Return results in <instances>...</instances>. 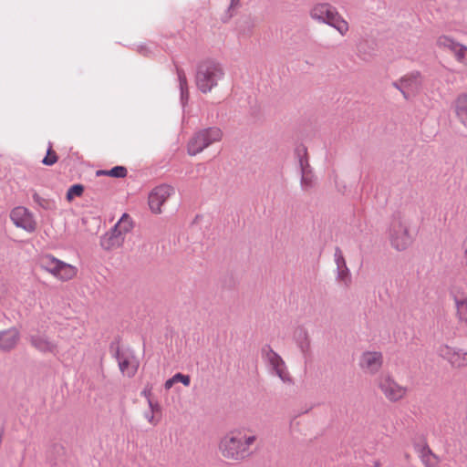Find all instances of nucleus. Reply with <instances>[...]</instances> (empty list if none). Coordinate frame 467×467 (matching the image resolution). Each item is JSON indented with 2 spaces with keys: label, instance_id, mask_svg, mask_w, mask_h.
I'll return each mask as SVG.
<instances>
[{
  "label": "nucleus",
  "instance_id": "9d476101",
  "mask_svg": "<svg viewBox=\"0 0 467 467\" xmlns=\"http://www.w3.org/2000/svg\"><path fill=\"white\" fill-rule=\"evenodd\" d=\"M392 85L402 93L405 99H410L421 88L420 74L418 71L411 72L393 82Z\"/></svg>",
  "mask_w": 467,
  "mask_h": 467
},
{
  "label": "nucleus",
  "instance_id": "f3484780",
  "mask_svg": "<svg viewBox=\"0 0 467 467\" xmlns=\"http://www.w3.org/2000/svg\"><path fill=\"white\" fill-rule=\"evenodd\" d=\"M31 345L42 353H57V345L45 335H33L30 337Z\"/></svg>",
  "mask_w": 467,
  "mask_h": 467
},
{
  "label": "nucleus",
  "instance_id": "7c9ffc66",
  "mask_svg": "<svg viewBox=\"0 0 467 467\" xmlns=\"http://www.w3.org/2000/svg\"><path fill=\"white\" fill-rule=\"evenodd\" d=\"M33 200L35 202H36L39 206H41L44 209L49 208V202L44 198H42L36 192H34L33 193Z\"/></svg>",
  "mask_w": 467,
  "mask_h": 467
},
{
  "label": "nucleus",
  "instance_id": "f257e3e1",
  "mask_svg": "<svg viewBox=\"0 0 467 467\" xmlns=\"http://www.w3.org/2000/svg\"><path fill=\"white\" fill-rule=\"evenodd\" d=\"M255 440V435H247L242 431L234 430L220 439L218 451L225 460L242 462L250 456V447Z\"/></svg>",
  "mask_w": 467,
  "mask_h": 467
},
{
  "label": "nucleus",
  "instance_id": "2f4dec72",
  "mask_svg": "<svg viewBox=\"0 0 467 467\" xmlns=\"http://www.w3.org/2000/svg\"><path fill=\"white\" fill-rule=\"evenodd\" d=\"M174 379L177 382H182L184 386H189L191 383V379L189 375H184L182 373H176L173 375Z\"/></svg>",
  "mask_w": 467,
  "mask_h": 467
},
{
  "label": "nucleus",
  "instance_id": "f704fd0d",
  "mask_svg": "<svg viewBox=\"0 0 467 467\" xmlns=\"http://www.w3.org/2000/svg\"><path fill=\"white\" fill-rule=\"evenodd\" d=\"M174 383H176V381L174 379V377L172 376L171 379L166 380L164 387L166 389H170L173 386Z\"/></svg>",
  "mask_w": 467,
  "mask_h": 467
},
{
  "label": "nucleus",
  "instance_id": "2eb2a0df",
  "mask_svg": "<svg viewBox=\"0 0 467 467\" xmlns=\"http://www.w3.org/2000/svg\"><path fill=\"white\" fill-rule=\"evenodd\" d=\"M334 260L337 265V279L345 285H348L351 280L350 271L339 247L335 249Z\"/></svg>",
  "mask_w": 467,
  "mask_h": 467
},
{
  "label": "nucleus",
  "instance_id": "ddd939ff",
  "mask_svg": "<svg viewBox=\"0 0 467 467\" xmlns=\"http://www.w3.org/2000/svg\"><path fill=\"white\" fill-rule=\"evenodd\" d=\"M174 193V189L167 184L155 187L149 194V206L152 213H161V205Z\"/></svg>",
  "mask_w": 467,
  "mask_h": 467
},
{
  "label": "nucleus",
  "instance_id": "6ab92c4d",
  "mask_svg": "<svg viewBox=\"0 0 467 467\" xmlns=\"http://www.w3.org/2000/svg\"><path fill=\"white\" fill-rule=\"evenodd\" d=\"M124 241V235L114 226L100 239V245L104 250H111L119 247Z\"/></svg>",
  "mask_w": 467,
  "mask_h": 467
},
{
  "label": "nucleus",
  "instance_id": "5701e85b",
  "mask_svg": "<svg viewBox=\"0 0 467 467\" xmlns=\"http://www.w3.org/2000/svg\"><path fill=\"white\" fill-rule=\"evenodd\" d=\"M454 304L456 316L461 323H467V296L465 295H455Z\"/></svg>",
  "mask_w": 467,
  "mask_h": 467
},
{
  "label": "nucleus",
  "instance_id": "a211bd4d",
  "mask_svg": "<svg viewBox=\"0 0 467 467\" xmlns=\"http://www.w3.org/2000/svg\"><path fill=\"white\" fill-rule=\"evenodd\" d=\"M293 339L303 356H307L310 351L311 340L308 331L304 327H297L293 333Z\"/></svg>",
  "mask_w": 467,
  "mask_h": 467
},
{
  "label": "nucleus",
  "instance_id": "a19ab883",
  "mask_svg": "<svg viewBox=\"0 0 467 467\" xmlns=\"http://www.w3.org/2000/svg\"><path fill=\"white\" fill-rule=\"evenodd\" d=\"M376 467H379V463H376Z\"/></svg>",
  "mask_w": 467,
  "mask_h": 467
},
{
  "label": "nucleus",
  "instance_id": "39448f33",
  "mask_svg": "<svg viewBox=\"0 0 467 467\" xmlns=\"http://www.w3.org/2000/svg\"><path fill=\"white\" fill-rule=\"evenodd\" d=\"M262 358L271 375L278 377L284 384H294V379L288 371L285 360L269 345L262 348Z\"/></svg>",
  "mask_w": 467,
  "mask_h": 467
},
{
  "label": "nucleus",
  "instance_id": "393cba45",
  "mask_svg": "<svg viewBox=\"0 0 467 467\" xmlns=\"http://www.w3.org/2000/svg\"><path fill=\"white\" fill-rule=\"evenodd\" d=\"M114 226L124 235L132 229V221L127 213H123Z\"/></svg>",
  "mask_w": 467,
  "mask_h": 467
},
{
  "label": "nucleus",
  "instance_id": "6e6552de",
  "mask_svg": "<svg viewBox=\"0 0 467 467\" xmlns=\"http://www.w3.org/2000/svg\"><path fill=\"white\" fill-rule=\"evenodd\" d=\"M378 386L385 398L391 401L396 402L407 395L408 388L398 383L392 376L386 374L378 379Z\"/></svg>",
  "mask_w": 467,
  "mask_h": 467
},
{
  "label": "nucleus",
  "instance_id": "7ed1b4c3",
  "mask_svg": "<svg viewBox=\"0 0 467 467\" xmlns=\"http://www.w3.org/2000/svg\"><path fill=\"white\" fill-rule=\"evenodd\" d=\"M222 66L213 60H205L199 64L195 82L198 89L202 93L210 92L223 78Z\"/></svg>",
  "mask_w": 467,
  "mask_h": 467
},
{
  "label": "nucleus",
  "instance_id": "c9c22d12",
  "mask_svg": "<svg viewBox=\"0 0 467 467\" xmlns=\"http://www.w3.org/2000/svg\"><path fill=\"white\" fill-rule=\"evenodd\" d=\"M462 251L464 254V263L467 265V237L464 239L462 243Z\"/></svg>",
  "mask_w": 467,
  "mask_h": 467
},
{
  "label": "nucleus",
  "instance_id": "4be33fe9",
  "mask_svg": "<svg viewBox=\"0 0 467 467\" xmlns=\"http://www.w3.org/2000/svg\"><path fill=\"white\" fill-rule=\"evenodd\" d=\"M454 111L459 121L467 129V95H460L454 102Z\"/></svg>",
  "mask_w": 467,
  "mask_h": 467
},
{
  "label": "nucleus",
  "instance_id": "20e7f679",
  "mask_svg": "<svg viewBox=\"0 0 467 467\" xmlns=\"http://www.w3.org/2000/svg\"><path fill=\"white\" fill-rule=\"evenodd\" d=\"M310 16L319 23L335 28L341 36H345L348 32V23L340 16L337 8L329 4L316 5L310 11Z\"/></svg>",
  "mask_w": 467,
  "mask_h": 467
},
{
  "label": "nucleus",
  "instance_id": "c85d7f7f",
  "mask_svg": "<svg viewBox=\"0 0 467 467\" xmlns=\"http://www.w3.org/2000/svg\"><path fill=\"white\" fill-rule=\"evenodd\" d=\"M107 175L115 178H124L127 175V170L123 166H115L109 171H107Z\"/></svg>",
  "mask_w": 467,
  "mask_h": 467
},
{
  "label": "nucleus",
  "instance_id": "a878e982",
  "mask_svg": "<svg viewBox=\"0 0 467 467\" xmlns=\"http://www.w3.org/2000/svg\"><path fill=\"white\" fill-rule=\"evenodd\" d=\"M178 79H179L180 89H181L182 103L184 104L188 100V98H189L187 78H186L185 74L179 69H178Z\"/></svg>",
  "mask_w": 467,
  "mask_h": 467
},
{
  "label": "nucleus",
  "instance_id": "bb28decb",
  "mask_svg": "<svg viewBox=\"0 0 467 467\" xmlns=\"http://www.w3.org/2000/svg\"><path fill=\"white\" fill-rule=\"evenodd\" d=\"M454 57L459 63L467 66V47L462 44L456 50Z\"/></svg>",
  "mask_w": 467,
  "mask_h": 467
},
{
  "label": "nucleus",
  "instance_id": "58836bf2",
  "mask_svg": "<svg viewBox=\"0 0 467 467\" xmlns=\"http://www.w3.org/2000/svg\"><path fill=\"white\" fill-rule=\"evenodd\" d=\"M97 174L98 175H100V174H106L107 175V171H98Z\"/></svg>",
  "mask_w": 467,
  "mask_h": 467
},
{
  "label": "nucleus",
  "instance_id": "412c9836",
  "mask_svg": "<svg viewBox=\"0 0 467 467\" xmlns=\"http://www.w3.org/2000/svg\"><path fill=\"white\" fill-rule=\"evenodd\" d=\"M299 165L301 169V186L304 190H308L314 185V175L310 171L307 160L304 156H299Z\"/></svg>",
  "mask_w": 467,
  "mask_h": 467
},
{
  "label": "nucleus",
  "instance_id": "c756f323",
  "mask_svg": "<svg viewBox=\"0 0 467 467\" xmlns=\"http://www.w3.org/2000/svg\"><path fill=\"white\" fill-rule=\"evenodd\" d=\"M57 161V156L55 151L52 150L51 146H49L47 156L43 159L42 162L45 165L51 166L55 164Z\"/></svg>",
  "mask_w": 467,
  "mask_h": 467
},
{
  "label": "nucleus",
  "instance_id": "473e14b6",
  "mask_svg": "<svg viewBox=\"0 0 467 467\" xmlns=\"http://www.w3.org/2000/svg\"><path fill=\"white\" fill-rule=\"evenodd\" d=\"M149 408L150 412L154 413L155 410H159L160 406L158 403H154L150 399L148 400Z\"/></svg>",
  "mask_w": 467,
  "mask_h": 467
},
{
  "label": "nucleus",
  "instance_id": "e433bc0d",
  "mask_svg": "<svg viewBox=\"0 0 467 467\" xmlns=\"http://www.w3.org/2000/svg\"><path fill=\"white\" fill-rule=\"evenodd\" d=\"M240 4V0H231V4L228 9V12H231V10L236 8Z\"/></svg>",
  "mask_w": 467,
  "mask_h": 467
},
{
  "label": "nucleus",
  "instance_id": "dca6fc26",
  "mask_svg": "<svg viewBox=\"0 0 467 467\" xmlns=\"http://www.w3.org/2000/svg\"><path fill=\"white\" fill-rule=\"evenodd\" d=\"M20 339V333L16 327L0 331V349L8 352L16 348Z\"/></svg>",
  "mask_w": 467,
  "mask_h": 467
},
{
  "label": "nucleus",
  "instance_id": "4c0bfd02",
  "mask_svg": "<svg viewBox=\"0 0 467 467\" xmlns=\"http://www.w3.org/2000/svg\"><path fill=\"white\" fill-rule=\"evenodd\" d=\"M141 395L144 396L149 400V399H150V389H143L141 391Z\"/></svg>",
  "mask_w": 467,
  "mask_h": 467
},
{
  "label": "nucleus",
  "instance_id": "f03ea898",
  "mask_svg": "<svg viewBox=\"0 0 467 467\" xmlns=\"http://www.w3.org/2000/svg\"><path fill=\"white\" fill-rule=\"evenodd\" d=\"M389 239L391 247L400 252L405 251L412 244L414 237L410 223L404 214L393 215L389 228Z\"/></svg>",
  "mask_w": 467,
  "mask_h": 467
},
{
  "label": "nucleus",
  "instance_id": "b1692460",
  "mask_svg": "<svg viewBox=\"0 0 467 467\" xmlns=\"http://www.w3.org/2000/svg\"><path fill=\"white\" fill-rule=\"evenodd\" d=\"M437 45L440 47L450 50L454 55L462 44L448 36H441L437 39Z\"/></svg>",
  "mask_w": 467,
  "mask_h": 467
},
{
  "label": "nucleus",
  "instance_id": "9b49d317",
  "mask_svg": "<svg viewBox=\"0 0 467 467\" xmlns=\"http://www.w3.org/2000/svg\"><path fill=\"white\" fill-rule=\"evenodd\" d=\"M10 219L16 227L27 233H33L36 228L34 214L24 206L15 207L10 213Z\"/></svg>",
  "mask_w": 467,
  "mask_h": 467
},
{
  "label": "nucleus",
  "instance_id": "1a4fd4ad",
  "mask_svg": "<svg viewBox=\"0 0 467 467\" xmlns=\"http://www.w3.org/2000/svg\"><path fill=\"white\" fill-rule=\"evenodd\" d=\"M114 356L118 361L120 372L128 377L132 378L139 368V360L134 351L130 348H117Z\"/></svg>",
  "mask_w": 467,
  "mask_h": 467
},
{
  "label": "nucleus",
  "instance_id": "f8f14e48",
  "mask_svg": "<svg viewBox=\"0 0 467 467\" xmlns=\"http://www.w3.org/2000/svg\"><path fill=\"white\" fill-rule=\"evenodd\" d=\"M438 354L452 368H462L467 367V350L442 345L439 348Z\"/></svg>",
  "mask_w": 467,
  "mask_h": 467
},
{
  "label": "nucleus",
  "instance_id": "423d86ee",
  "mask_svg": "<svg viewBox=\"0 0 467 467\" xmlns=\"http://www.w3.org/2000/svg\"><path fill=\"white\" fill-rule=\"evenodd\" d=\"M223 138L222 130L217 127L201 130L188 142V153L196 155L210 145L218 142Z\"/></svg>",
  "mask_w": 467,
  "mask_h": 467
},
{
  "label": "nucleus",
  "instance_id": "72a5a7b5",
  "mask_svg": "<svg viewBox=\"0 0 467 467\" xmlns=\"http://www.w3.org/2000/svg\"><path fill=\"white\" fill-rule=\"evenodd\" d=\"M144 416H145V418L147 419V420H148L150 424H152V425H156V424H157V422H156V421H155V420H154V414H153L152 412H150H150H146V413L144 414Z\"/></svg>",
  "mask_w": 467,
  "mask_h": 467
},
{
  "label": "nucleus",
  "instance_id": "ea45409f",
  "mask_svg": "<svg viewBox=\"0 0 467 467\" xmlns=\"http://www.w3.org/2000/svg\"><path fill=\"white\" fill-rule=\"evenodd\" d=\"M300 151H302V152H303V154H306V150H305V149L298 150V153H299Z\"/></svg>",
  "mask_w": 467,
  "mask_h": 467
},
{
  "label": "nucleus",
  "instance_id": "aec40b11",
  "mask_svg": "<svg viewBox=\"0 0 467 467\" xmlns=\"http://www.w3.org/2000/svg\"><path fill=\"white\" fill-rule=\"evenodd\" d=\"M418 453L424 467H437L441 462L440 457L427 444L422 445L418 450Z\"/></svg>",
  "mask_w": 467,
  "mask_h": 467
},
{
  "label": "nucleus",
  "instance_id": "4468645a",
  "mask_svg": "<svg viewBox=\"0 0 467 467\" xmlns=\"http://www.w3.org/2000/svg\"><path fill=\"white\" fill-rule=\"evenodd\" d=\"M383 364V356L381 352L367 351L364 352L359 360L360 368L369 374H376L379 371Z\"/></svg>",
  "mask_w": 467,
  "mask_h": 467
},
{
  "label": "nucleus",
  "instance_id": "cd10ccee",
  "mask_svg": "<svg viewBox=\"0 0 467 467\" xmlns=\"http://www.w3.org/2000/svg\"><path fill=\"white\" fill-rule=\"evenodd\" d=\"M84 192V187L81 184H74L69 187L67 192V199L71 201L75 196H80Z\"/></svg>",
  "mask_w": 467,
  "mask_h": 467
},
{
  "label": "nucleus",
  "instance_id": "0eeeda50",
  "mask_svg": "<svg viewBox=\"0 0 467 467\" xmlns=\"http://www.w3.org/2000/svg\"><path fill=\"white\" fill-rule=\"evenodd\" d=\"M39 264L41 268L62 281L72 279L78 272L75 266L58 260L51 254L42 256Z\"/></svg>",
  "mask_w": 467,
  "mask_h": 467
}]
</instances>
